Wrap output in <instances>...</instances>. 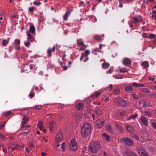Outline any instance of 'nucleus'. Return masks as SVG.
<instances>
[{
  "label": "nucleus",
  "mask_w": 156,
  "mask_h": 156,
  "mask_svg": "<svg viewBox=\"0 0 156 156\" xmlns=\"http://www.w3.org/2000/svg\"><path fill=\"white\" fill-rule=\"evenodd\" d=\"M83 1H81L79 4V6L80 7L81 6L83 7V8L84 7V4H83Z\"/></svg>",
  "instance_id": "obj_54"
},
{
  "label": "nucleus",
  "mask_w": 156,
  "mask_h": 156,
  "mask_svg": "<svg viewBox=\"0 0 156 156\" xmlns=\"http://www.w3.org/2000/svg\"><path fill=\"white\" fill-rule=\"evenodd\" d=\"M133 20L135 21L138 23L142 21L141 17L140 16L134 17Z\"/></svg>",
  "instance_id": "obj_20"
},
{
  "label": "nucleus",
  "mask_w": 156,
  "mask_h": 156,
  "mask_svg": "<svg viewBox=\"0 0 156 156\" xmlns=\"http://www.w3.org/2000/svg\"><path fill=\"white\" fill-rule=\"evenodd\" d=\"M33 4L34 5L38 6L40 5L41 3L40 2L35 1L34 2Z\"/></svg>",
  "instance_id": "obj_51"
},
{
  "label": "nucleus",
  "mask_w": 156,
  "mask_h": 156,
  "mask_svg": "<svg viewBox=\"0 0 156 156\" xmlns=\"http://www.w3.org/2000/svg\"><path fill=\"white\" fill-rule=\"evenodd\" d=\"M0 138L4 140H6L7 139V138L5 136L3 135L1 133H0Z\"/></svg>",
  "instance_id": "obj_38"
},
{
  "label": "nucleus",
  "mask_w": 156,
  "mask_h": 156,
  "mask_svg": "<svg viewBox=\"0 0 156 156\" xmlns=\"http://www.w3.org/2000/svg\"><path fill=\"white\" fill-rule=\"evenodd\" d=\"M141 135L142 137L144 139H147L148 135L147 132L145 131H142L141 133Z\"/></svg>",
  "instance_id": "obj_14"
},
{
  "label": "nucleus",
  "mask_w": 156,
  "mask_h": 156,
  "mask_svg": "<svg viewBox=\"0 0 156 156\" xmlns=\"http://www.w3.org/2000/svg\"><path fill=\"white\" fill-rule=\"evenodd\" d=\"M128 71L123 68L120 69L119 72L121 73H124L126 72H127Z\"/></svg>",
  "instance_id": "obj_44"
},
{
  "label": "nucleus",
  "mask_w": 156,
  "mask_h": 156,
  "mask_svg": "<svg viewBox=\"0 0 156 156\" xmlns=\"http://www.w3.org/2000/svg\"><path fill=\"white\" fill-rule=\"evenodd\" d=\"M142 91L146 93H150L151 92V91L149 90H148L146 88H144L142 90Z\"/></svg>",
  "instance_id": "obj_35"
},
{
  "label": "nucleus",
  "mask_w": 156,
  "mask_h": 156,
  "mask_svg": "<svg viewBox=\"0 0 156 156\" xmlns=\"http://www.w3.org/2000/svg\"><path fill=\"white\" fill-rule=\"evenodd\" d=\"M77 44L78 45H82L83 46H85V48H86L87 47V46L85 44H83V42L82 41L80 42H78L77 43Z\"/></svg>",
  "instance_id": "obj_47"
},
{
  "label": "nucleus",
  "mask_w": 156,
  "mask_h": 156,
  "mask_svg": "<svg viewBox=\"0 0 156 156\" xmlns=\"http://www.w3.org/2000/svg\"><path fill=\"white\" fill-rule=\"evenodd\" d=\"M142 66L145 68H147L149 66V64L147 61H145L142 63Z\"/></svg>",
  "instance_id": "obj_22"
},
{
  "label": "nucleus",
  "mask_w": 156,
  "mask_h": 156,
  "mask_svg": "<svg viewBox=\"0 0 156 156\" xmlns=\"http://www.w3.org/2000/svg\"><path fill=\"white\" fill-rule=\"evenodd\" d=\"M104 120L102 119H98L95 122V125L96 127L99 128H101L104 125Z\"/></svg>",
  "instance_id": "obj_6"
},
{
  "label": "nucleus",
  "mask_w": 156,
  "mask_h": 156,
  "mask_svg": "<svg viewBox=\"0 0 156 156\" xmlns=\"http://www.w3.org/2000/svg\"><path fill=\"white\" fill-rule=\"evenodd\" d=\"M149 101L147 100L145 101L144 102V105L145 107H147L149 105Z\"/></svg>",
  "instance_id": "obj_32"
},
{
  "label": "nucleus",
  "mask_w": 156,
  "mask_h": 156,
  "mask_svg": "<svg viewBox=\"0 0 156 156\" xmlns=\"http://www.w3.org/2000/svg\"><path fill=\"white\" fill-rule=\"evenodd\" d=\"M34 10V7H30L29 8V11L31 12H33Z\"/></svg>",
  "instance_id": "obj_49"
},
{
  "label": "nucleus",
  "mask_w": 156,
  "mask_h": 156,
  "mask_svg": "<svg viewBox=\"0 0 156 156\" xmlns=\"http://www.w3.org/2000/svg\"><path fill=\"white\" fill-rule=\"evenodd\" d=\"M41 106V105H35L34 107V108L37 109H40Z\"/></svg>",
  "instance_id": "obj_45"
},
{
  "label": "nucleus",
  "mask_w": 156,
  "mask_h": 156,
  "mask_svg": "<svg viewBox=\"0 0 156 156\" xmlns=\"http://www.w3.org/2000/svg\"><path fill=\"white\" fill-rule=\"evenodd\" d=\"M62 138V132L60 131L56 136L55 141L57 143L61 141Z\"/></svg>",
  "instance_id": "obj_9"
},
{
  "label": "nucleus",
  "mask_w": 156,
  "mask_h": 156,
  "mask_svg": "<svg viewBox=\"0 0 156 156\" xmlns=\"http://www.w3.org/2000/svg\"><path fill=\"white\" fill-rule=\"evenodd\" d=\"M126 154L128 156H138L136 153L130 150L126 151Z\"/></svg>",
  "instance_id": "obj_12"
},
{
  "label": "nucleus",
  "mask_w": 156,
  "mask_h": 156,
  "mask_svg": "<svg viewBox=\"0 0 156 156\" xmlns=\"http://www.w3.org/2000/svg\"><path fill=\"white\" fill-rule=\"evenodd\" d=\"M150 98H156V94L154 93L152 94H150L149 95Z\"/></svg>",
  "instance_id": "obj_46"
},
{
  "label": "nucleus",
  "mask_w": 156,
  "mask_h": 156,
  "mask_svg": "<svg viewBox=\"0 0 156 156\" xmlns=\"http://www.w3.org/2000/svg\"><path fill=\"white\" fill-rule=\"evenodd\" d=\"M126 128L129 132L133 133L134 131V128L130 125L126 126Z\"/></svg>",
  "instance_id": "obj_16"
},
{
  "label": "nucleus",
  "mask_w": 156,
  "mask_h": 156,
  "mask_svg": "<svg viewBox=\"0 0 156 156\" xmlns=\"http://www.w3.org/2000/svg\"><path fill=\"white\" fill-rule=\"evenodd\" d=\"M115 102L117 105L122 107H124L127 104L126 101L121 98H116L115 99Z\"/></svg>",
  "instance_id": "obj_4"
},
{
  "label": "nucleus",
  "mask_w": 156,
  "mask_h": 156,
  "mask_svg": "<svg viewBox=\"0 0 156 156\" xmlns=\"http://www.w3.org/2000/svg\"><path fill=\"white\" fill-rule=\"evenodd\" d=\"M140 120L142 123L145 126L148 125L147 121L146 118L144 116H141L140 117Z\"/></svg>",
  "instance_id": "obj_13"
},
{
  "label": "nucleus",
  "mask_w": 156,
  "mask_h": 156,
  "mask_svg": "<svg viewBox=\"0 0 156 156\" xmlns=\"http://www.w3.org/2000/svg\"><path fill=\"white\" fill-rule=\"evenodd\" d=\"M76 107L78 111H79L83 107V104L82 103H79L76 105Z\"/></svg>",
  "instance_id": "obj_19"
},
{
  "label": "nucleus",
  "mask_w": 156,
  "mask_h": 156,
  "mask_svg": "<svg viewBox=\"0 0 156 156\" xmlns=\"http://www.w3.org/2000/svg\"><path fill=\"white\" fill-rule=\"evenodd\" d=\"M85 53L84 54V56H85L86 57H87L88 55L90 53V52L88 50H87L85 51Z\"/></svg>",
  "instance_id": "obj_40"
},
{
  "label": "nucleus",
  "mask_w": 156,
  "mask_h": 156,
  "mask_svg": "<svg viewBox=\"0 0 156 156\" xmlns=\"http://www.w3.org/2000/svg\"><path fill=\"white\" fill-rule=\"evenodd\" d=\"M72 11H73V10L70 9L66 11L64 16V20H67L68 16L69 15L70 13Z\"/></svg>",
  "instance_id": "obj_15"
},
{
  "label": "nucleus",
  "mask_w": 156,
  "mask_h": 156,
  "mask_svg": "<svg viewBox=\"0 0 156 156\" xmlns=\"http://www.w3.org/2000/svg\"><path fill=\"white\" fill-rule=\"evenodd\" d=\"M102 109L98 107H96L94 109V113L97 116H99L101 114Z\"/></svg>",
  "instance_id": "obj_10"
},
{
  "label": "nucleus",
  "mask_w": 156,
  "mask_h": 156,
  "mask_svg": "<svg viewBox=\"0 0 156 156\" xmlns=\"http://www.w3.org/2000/svg\"><path fill=\"white\" fill-rule=\"evenodd\" d=\"M126 114V112L125 111L121 112L119 113L120 116L119 117L121 118H122L124 117L125 114Z\"/></svg>",
  "instance_id": "obj_26"
},
{
  "label": "nucleus",
  "mask_w": 156,
  "mask_h": 156,
  "mask_svg": "<svg viewBox=\"0 0 156 156\" xmlns=\"http://www.w3.org/2000/svg\"><path fill=\"white\" fill-rule=\"evenodd\" d=\"M12 114L11 111H9L6 112L5 114V116L7 117L8 115H11Z\"/></svg>",
  "instance_id": "obj_41"
},
{
  "label": "nucleus",
  "mask_w": 156,
  "mask_h": 156,
  "mask_svg": "<svg viewBox=\"0 0 156 156\" xmlns=\"http://www.w3.org/2000/svg\"><path fill=\"white\" fill-rule=\"evenodd\" d=\"M137 151L138 153L141 156H149L147 152L141 148L139 147Z\"/></svg>",
  "instance_id": "obj_8"
},
{
  "label": "nucleus",
  "mask_w": 156,
  "mask_h": 156,
  "mask_svg": "<svg viewBox=\"0 0 156 156\" xmlns=\"http://www.w3.org/2000/svg\"><path fill=\"white\" fill-rule=\"evenodd\" d=\"M16 147L17 148V150H21L22 148L21 146L19 145L18 144H16Z\"/></svg>",
  "instance_id": "obj_57"
},
{
  "label": "nucleus",
  "mask_w": 156,
  "mask_h": 156,
  "mask_svg": "<svg viewBox=\"0 0 156 156\" xmlns=\"http://www.w3.org/2000/svg\"><path fill=\"white\" fill-rule=\"evenodd\" d=\"M91 126L89 123H85L81 128V133L83 137H86L88 136L91 130Z\"/></svg>",
  "instance_id": "obj_1"
},
{
  "label": "nucleus",
  "mask_w": 156,
  "mask_h": 156,
  "mask_svg": "<svg viewBox=\"0 0 156 156\" xmlns=\"http://www.w3.org/2000/svg\"><path fill=\"white\" fill-rule=\"evenodd\" d=\"M8 43V42L6 40L4 39L2 40V44L3 46H5L7 45Z\"/></svg>",
  "instance_id": "obj_31"
},
{
  "label": "nucleus",
  "mask_w": 156,
  "mask_h": 156,
  "mask_svg": "<svg viewBox=\"0 0 156 156\" xmlns=\"http://www.w3.org/2000/svg\"><path fill=\"white\" fill-rule=\"evenodd\" d=\"M12 18L13 19H18V15L17 16H16L15 15H14L13 16H12Z\"/></svg>",
  "instance_id": "obj_63"
},
{
  "label": "nucleus",
  "mask_w": 156,
  "mask_h": 156,
  "mask_svg": "<svg viewBox=\"0 0 156 156\" xmlns=\"http://www.w3.org/2000/svg\"><path fill=\"white\" fill-rule=\"evenodd\" d=\"M106 128L107 130L109 131H112V128L110 125H107L106 126Z\"/></svg>",
  "instance_id": "obj_30"
},
{
  "label": "nucleus",
  "mask_w": 156,
  "mask_h": 156,
  "mask_svg": "<svg viewBox=\"0 0 156 156\" xmlns=\"http://www.w3.org/2000/svg\"><path fill=\"white\" fill-rule=\"evenodd\" d=\"M27 35L28 36L27 37L28 39L29 40L30 39H32L33 38V35L30 34V31L28 30L27 31Z\"/></svg>",
  "instance_id": "obj_24"
},
{
  "label": "nucleus",
  "mask_w": 156,
  "mask_h": 156,
  "mask_svg": "<svg viewBox=\"0 0 156 156\" xmlns=\"http://www.w3.org/2000/svg\"><path fill=\"white\" fill-rule=\"evenodd\" d=\"M55 114H46V117L47 118V119H49L50 118H51V117L53 116V115H54Z\"/></svg>",
  "instance_id": "obj_43"
},
{
  "label": "nucleus",
  "mask_w": 156,
  "mask_h": 156,
  "mask_svg": "<svg viewBox=\"0 0 156 156\" xmlns=\"http://www.w3.org/2000/svg\"><path fill=\"white\" fill-rule=\"evenodd\" d=\"M145 113L147 115H148L149 117H150L151 115V113L148 111H145Z\"/></svg>",
  "instance_id": "obj_48"
},
{
  "label": "nucleus",
  "mask_w": 156,
  "mask_h": 156,
  "mask_svg": "<svg viewBox=\"0 0 156 156\" xmlns=\"http://www.w3.org/2000/svg\"><path fill=\"white\" fill-rule=\"evenodd\" d=\"M13 146H15V144H10L8 146V147L9 148L11 149L13 147Z\"/></svg>",
  "instance_id": "obj_59"
},
{
  "label": "nucleus",
  "mask_w": 156,
  "mask_h": 156,
  "mask_svg": "<svg viewBox=\"0 0 156 156\" xmlns=\"http://www.w3.org/2000/svg\"><path fill=\"white\" fill-rule=\"evenodd\" d=\"M131 63V61L128 58H125L124 59L123 63L125 65H127Z\"/></svg>",
  "instance_id": "obj_17"
},
{
  "label": "nucleus",
  "mask_w": 156,
  "mask_h": 156,
  "mask_svg": "<svg viewBox=\"0 0 156 156\" xmlns=\"http://www.w3.org/2000/svg\"><path fill=\"white\" fill-rule=\"evenodd\" d=\"M152 126L155 129H156V123L153 122L152 123Z\"/></svg>",
  "instance_id": "obj_58"
},
{
  "label": "nucleus",
  "mask_w": 156,
  "mask_h": 156,
  "mask_svg": "<svg viewBox=\"0 0 156 156\" xmlns=\"http://www.w3.org/2000/svg\"><path fill=\"white\" fill-rule=\"evenodd\" d=\"M132 136V137L135 139L137 140H139V138L138 136L136 134L133 133V134Z\"/></svg>",
  "instance_id": "obj_29"
},
{
  "label": "nucleus",
  "mask_w": 156,
  "mask_h": 156,
  "mask_svg": "<svg viewBox=\"0 0 156 156\" xmlns=\"http://www.w3.org/2000/svg\"><path fill=\"white\" fill-rule=\"evenodd\" d=\"M139 83H135V82L133 83L132 84V85L133 86L139 87Z\"/></svg>",
  "instance_id": "obj_55"
},
{
  "label": "nucleus",
  "mask_w": 156,
  "mask_h": 156,
  "mask_svg": "<svg viewBox=\"0 0 156 156\" xmlns=\"http://www.w3.org/2000/svg\"><path fill=\"white\" fill-rule=\"evenodd\" d=\"M94 94H95V98H97L99 95L100 93H99L97 92H95Z\"/></svg>",
  "instance_id": "obj_60"
},
{
  "label": "nucleus",
  "mask_w": 156,
  "mask_h": 156,
  "mask_svg": "<svg viewBox=\"0 0 156 156\" xmlns=\"http://www.w3.org/2000/svg\"><path fill=\"white\" fill-rule=\"evenodd\" d=\"M69 145L70 149L72 151H75L76 150L77 148V144L75 140L73 139L71 140Z\"/></svg>",
  "instance_id": "obj_5"
},
{
  "label": "nucleus",
  "mask_w": 156,
  "mask_h": 156,
  "mask_svg": "<svg viewBox=\"0 0 156 156\" xmlns=\"http://www.w3.org/2000/svg\"><path fill=\"white\" fill-rule=\"evenodd\" d=\"M120 142L124 143L128 146H131L133 145L134 142L133 140L127 137H123L120 139Z\"/></svg>",
  "instance_id": "obj_3"
},
{
  "label": "nucleus",
  "mask_w": 156,
  "mask_h": 156,
  "mask_svg": "<svg viewBox=\"0 0 156 156\" xmlns=\"http://www.w3.org/2000/svg\"><path fill=\"white\" fill-rule=\"evenodd\" d=\"M133 98H135V99H138V97L137 96V95L136 94H133Z\"/></svg>",
  "instance_id": "obj_61"
},
{
  "label": "nucleus",
  "mask_w": 156,
  "mask_h": 156,
  "mask_svg": "<svg viewBox=\"0 0 156 156\" xmlns=\"http://www.w3.org/2000/svg\"><path fill=\"white\" fill-rule=\"evenodd\" d=\"M94 39L98 41H101V38L100 36L96 35L94 36Z\"/></svg>",
  "instance_id": "obj_28"
},
{
  "label": "nucleus",
  "mask_w": 156,
  "mask_h": 156,
  "mask_svg": "<svg viewBox=\"0 0 156 156\" xmlns=\"http://www.w3.org/2000/svg\"><path fill=\"white\" fill-rule=\"evenodd\" d=\"M43 121H40L38 125V127L39 128L43 127Z\"/></svg>",
  "instance_id": "obj_36"
},
{
  "label": "nucleus",
  "mask_w": 156,
  "mask_h": 156,
  "mask_svg": "<svg viewBox=\"0 0 156 156\" xmlns=\"http://www.w3.org/2000/svg\"><path fill=\"white\" fill-rule=\"evenodd\" d=\"M119 2V4H120L119 7H122L123 6V5H122V2H124L123 1H120V2Z\"/></svg>",
  "instance_id": "obj_62"
},
{
  "label": "nucleus",
  "mask_w": 156,
  "mask_h": 156,
  "mask_svg": "<svg viewBox=\"0 0 156 156\" xmlns=\"http://www.w3.org/2000/svg\"><path fill=\"white\" fill-rule=\"evenodd\" d=\"M152 13L155 14V15H153L152 16V17L154 19V18H156V11L155 10L153 11L152 12Z\"/></svg>",
  "instance_id": "obj_52"
},
{
  "label": "nucleus",
  "mask_w": 156,
  "mask_h": 156,
  "mask_svg": "<svg viewBox=\"0 0 156 156\" xmlns=\"http://www.w3.org/2000/svg\"><path fill=\"white\" fill-rule=\"evenodd\" d=\"M5 123V122H4L0 123V129H2L4 127Z\"/></svg>",
  "instance_id": "obj_42"
},
{
  "label": "nucleus",
  "mask_w": 156,
  "mask_h": 156,
  "mask_svg": "<svg viewBox=\"0 0 156 156\" xmlns=\"http://www.w3.org/2000/svg\"><path fill=\"white\" fill-rule=\"evenodd\" d=\"M113 71V68L112 67H110V69L106 72V73L111 74Z\"/></svg>",
  "instance_id": "obj_37"
},
{
  "label": "nucleus",
  "mask_w": 156,
  "mask_h": 156,
  "mask_svg": "<svg viewBox=\"0 0 156 156\" xmlns=\"http://www.w3.org/2000/svg\"><path fill=\"white\" fill-rule=\"evenodd\" d=\"M35 29L34 25L31 26L30 28V31L32 34H34L35 32Z\"/></svg>",
  "instance_id": "obj_21"
},
{
  "label": "nucleus",
  "mask_w": 156,
  "mask_h": 156,
  "mask_svg": "<svg viewBox=\"0 0 156 156\" xmlns=\"http://www.w3.org/2000/svg\"><path fill=\"white\" fill-rule=\"evenodd\" d=\"M156 36L154 34H151L149 35V37L151 38H155Z\"/></svg>",
  "instance_id": "obj_53"
},
{
  "label": "nucleus",
  "mask_w": 156,
  "mask_h": 156,
  "mask_svg": "<svg viewBox=\"0 0 156 156\" xmlns=\"http://www.w3.org/2000/svg\"><path fill=\"white\" fill-rule=\"evenodd\" d=\"M125 90L127 91L132 90H133V88L131 86H128L125 88Z\"/></svg>",
  "instance_id": "obj_25"
},
{
  "label": "nucleus",
  "mask_w": 156,
  "mask_h": 156,
  "mask_svg": "<svg viewBox=\"0 0 156 156\" xmlns=\"http://www.w3.org/2000/svg\"><path fill=\"white\" fill-rule=\"evenodd\" d=\"M20 43V41L19 39H16L14 41V44L16 45H19Z\"/></svg>",
  "instance_id": "obj_33"
},
{
  "label": "nucleus",
  "mask_w": 156,
  "mask_h": 156,
  "mask_svg": "<svg viewBox=\"0 0 156 156\" xmlns=\"http://www.w3.org/2000/svg\"><path fill=\"white\" fill-rule=\"evenodd\" d=\"M113 92L115 94H118L120 92V90L119 89L116 88L113 90Z\"/></svg>",
  "instance_id": "obj_34"
},
{
  "label": "nucleus",
  "mask_w": 156,
  "mask_h": 156,
  "mask_svg": "<svg viewBox=\"0 0 156 156\" xmlns=\"http://www.w3.org/2000/svg\"><path fill=\"white\" fill-rule=\"evenodd\" d=\"M109 64L107 62H105L102 64V66L103 68H105L104 66H106L107 68L109 66Z\"/></svg>",
  "instance_id": "obj_27"
},
{
  "label": "nucleus",
  "mask_w": 156,
  "mask_h": 156,
  "mask_svg": "<svg viewBox=\"0 0 156 156\" xmlns=\"http://www.w3.org/2000/svg\"><path fill=\"white\" fill-rule=\"evenodd\" d=\"M52 51L51 50L48 49L47 50V53L48 55L50 57L51 56Z\"/></svg>",
  "instance_id": "obj_39"
},
{
  "label": "nucleus",
  "mask_w": 156,
  "mask_h": 156,
  "mask_svg": "<svg viewBox=\"0 0 156 156\" xmlns=\"http://www.w3.org/2000/svg\"><path fill=\"white\" fill-rule=\"evenodd\" d=\"M29 119V118L28 117L24 116L22 120L21 124V126H24L25 124H27Z\"/></svg>",
  "instance_id": "obj_11"
},
{
  "label": "nucleus",
  "mask_w": 156,
  "mask_h": 156,
  "mask_svg": "<svg viewBox=\"0 0 156 156\" xmlns=\"http://www.w3.org/2000/svg\"><path fill=\"white\" fill-rule=\"evenodd\" d=\"M84 56V53H82V55L80 58V60L81 61L83 58V56Z\"/></svg>",
  "instance_id": "obj_64"
},
{
  "label": "nucleus",
  "mask_w": 156,
  "mask_h": 156,
  "mask_svg": "<svg viewBox=\"0 0 156 156\" xmlns=\"http://www.w3.org/2000/svg\"><path fill=\"white\" fill-rule=\"evenodd\" d=\"M21 128L23 129V132L25 133L29 132L30 129V128H26V127H25L24 125L21 126Z\"/></svg>",
  "instance_id": "obj_18"
},
{
  "label": "nucleus",
  "mask_w": 156,
  "mask_h": 156,
  "mask_svg": "<svg viewBox=\"0 0 156 156\" xmlns=\"http://www.w3.org/2000/svg\"><path fill=\"white\" fill-rule=\"evenodd\" d=\"M30 44V42L29 41H28L25 43V45L27 47H28L29 46Z\"/></svg>",
  "instance_id": "obj_56"
},
{
  "label": "nucleus",
  "mask_w": 156,
  "mask_h": 156,
  "mask_svg": "<svg viewBox=\"0 0 156 156\" xmlns=\"http://www.w3.org/2000/svg\"><path fill=\"white\" fill-rule=\"evenodd\" d=\"M101 147L100 142L92 141L91 142L89 147L90 151L93 153H97L98 151Z\"/></svg>",
  "instance_id": "obj_2"
},
{
  "label": "nucleus",
  "mask_w": 156,
  "mask_h": 156,
  "mask_svg": "<svg viewBox=\"0 0 156 156\" xmlns=\"http://www.w3.org/2000/svg\"><path fill=\"white\" fill-rule=\"evenodd\" d=\"M103 136L105 137V139L107 140V141H108L110 140V137L107 134L105 133H104L103 134Z\"/></svg>",
  "instance_id": "obj_23"
},
{
  "label": "nucleus",
  "mask_w": 156,
  "mask_h": 156,
  "mask_svg": "<svg viewBox=\"0 0 156 156\" xmlns=\"http://www.w3.org/2000/svg\"><path fill=\"white\" fill-rule=\"evenodd\" d=\"M138 115L137 114H134L131 115V117L133 119H135Z\"/></svg>",
  "instance_id": "obj_50"
},
{
  "label": "nucleus",
  "mask_w": 156,
  "mask_h": 156,
  "mask_svg": "<svg viewBox=\"0 0 156 156\" xmlns=\"http://www.w3.org/2000/svg\"><path fill=\"white\" fill-rule=\"evenodd\" d=\"M49 126L50 131H53L56 128L57 124L55 121L52 120L49 122Z\"/></svg>",
  "instance_id": "obj_7"
}]
</instances>
